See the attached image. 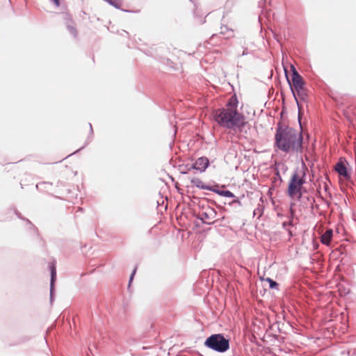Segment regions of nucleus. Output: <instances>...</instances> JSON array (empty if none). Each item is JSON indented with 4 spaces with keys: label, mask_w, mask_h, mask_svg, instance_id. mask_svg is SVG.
Returning a JSON list of instances; mask_svg holds the SVG:
<instances>
[{
    "label": "nucleus",
    "mask_w": 356,
    "mask_h": 356,
    "mask_svg": "<svg viewBox=\"0 0 356 356\" xmlns=\"http://www.w3.org/2000/svg\"><path fill=\"white\" fill-rule=\"evenodd\" d=\"M221 195L227 197H234V195L229 191H222L220 193Z\"/></svg>",
    "instance_id": "4468645a"
},
{
    "label": "nucleus",
    "mask_w": 356,
    "mask_h": 356,
    "mask_svg": "<svg viewBox=\"0 0 356 356\" xmlns=\"http://www.w3.org/2000/svg\"><path fill=\"white\" fill-rule=\"evenodd\" d=\"M216 213L214 209L207 207L200 213L201 220L207 224H211L214 222Z\"/></svg>",
    "instance_id": "423d86ee"
},
{
    "label": "nucleus",
    "mask_w": 356,
    "mask_h": 356,
    "mask_svg": "<svg viewBox=\"0 0 356 356\" xmlns=\"http://www.w3.org/2000/svg\"><path fill=\"white\" fill-rule=\"evenodd\" d=\"M238 100L236 96H232L225 108H219L213 112L214 120L222 127L241 131L247 124L244 116L237 111Z\"/></svg>",
    "instance_id": "f257e3e1"
},
{
    "label": "nucleus",
    "mask_w": 356,
    "mask_h": 356,
    "mask_svg": "<svg viewBox=\"0 0 356 356\" xmlns=\"http://www.w3.org/2000/svg\"><path fill=\"white\" fill-rule=\"evenodd\" d=\"M291 68L293 73L291 75V88L297 104H299L298 98L305 101L307 97V90L302 77L298 73L294 66H291Z\"/></svg>",
    "instance_id": "20e7f679"
},
{
    "label": "nucleus",
    "mask_w": 356,
    "mask_h": 356,
    "mask_svg": "<svg viewBox=\"0 0 356 356\" xmlns=\"http://www.w3.org/2000/svg\"><path fill=\"white\" fill-rule=\"evenodd\" d=\"M56 266L55 264L53 263L51 266V289H53L54 282L56 280Z\"/></svg>",
    "instance_id": "f8f14e48"
},
{
    "label": "nucleus",
    "mask_w": 356,
    "mask_h": 356,
    "mask_svg": "<svg viewBox=\"0 0 356 356\" xmlns=\"http://www.w3.org/2000/svg\"><path fill=\"white\" fill-rule=\"evenodd\" d=\"M266 281L269 282L270 288H271V289H273L277 286V282L273 281L270 278H267Z\"/></svg>",
    "instance_id": "2eb2a0df"
},
{
    "label": "nucleus",
    "mask_w": 356,
    "mask_h": 356,
    "mask_svg": "<svg viewBox=\"0 0 356 356\" xmlns=\"http://www.w3.org/2000/svg\"><path fill=\"white\" fill-rule=\"evenodd\" d=\"M288 231H289V235H290V236H292V232H291V230H288Z\"/></svg>",
    "instance_id": "f3484780"
},
{
    "label": "nucleus",
    "mask_w": 356,
    "mask_h": 356,
    "mask_svg": "<svg viewBox=\"0 0 356 356\" xmlns=\"http://www.w3.org/2000/svg\"><path fill=\"white\" fill-rule=\"evenodd\" d=\"M336 171L341 176L345 177L346 179H348L350 177L346 167L342 162L338 163L335 166Z\"/></svg>",
    "instance_id": "1a4fd4ad"
},
{
    "label": "nucleus",
    "mask_w": 356,
    "mask_h": 356,
    "mask_svg": "<svg viewBox=\"0 0 356 356\" xmlns=\"http://www.w3.org/2000/svg\"><path fill=\"white\" fill-rule=\"evenodd\" d=\"M204 346L219 353L225 352L229 348V340L220 334L211 335L204 341Z\"/></svg>",
    "instance_id": "39448f33"
},
{
    "label": "nucleus",
    "mask_w": 356,
    "mask_h": 356,
    "mask_svg": "<svg viewBox=\"0 0 356 356\" xmlns=\"http://www.w3.org/2000/svg\"><path fill=\"white\" fill-rule=\"evenodd\" d=\"M275 140L276 147L281 151L289 153L302 150V134L291 127L279 126L276 131Z\"/></svg>",
    "instance_id": "f03ea898"
},
{
    "label": "nucleus",
    "mask_w": 356,
    "mask_h": 356,
    "mask_svg": "<svg viewBox=\"0 0 356 356\" xmlns=\"http://www.w3.org/2000/svg\"><path fill=\"white\" fill-rule=\"evenodd\" d=\"M293 205L291 206L290 208V214L289 216V221L288 222H284L282 223V226L284 227H286V226H294L296 223L294 222V217H295V211L293 209Z\"/></svg>",
    "instance_id": "9d476101"
},
{
    "label": "nucleus",
    "mask_w": 356,
    "mask_h": 356,
    "mask_svg": "<svg viewBox=\"0 0 356 356\" xmlns=\"http://www.w3.org/2000/svg\"><path fill=\"white\" fill-rule=\"evenodd\" d=\"M209 161L207 157L198 158L193 165V168L204 172L209 166Z\"/></svg>",
    "instance_id": "0eeeda50"
},
{
    "label": "nucleus",
    "mask_w": 356,
    "mask_h": 356,
    "mask_svg": "<svg viewBox=\"0 0 356 356\" xmlns=\"http://www.w3.org/2000/svg\"><path fill=\"white\" fill-rule=\"evenodd\" d=\"M67 29L72 35H74V37L77 36L78 32L74 26L68 25Z\"/></svg>",
    "instance_id": "ddd939ff"
},
{
    "label": "nucleus",
    "mask_w": 356,
    "mask_h": 356,
    "mask_svg": "<svg viewBox=\"0 0 356 356\" xmlns=\"http://www.w3.org/2000/svg\"><path fill=\"white\" fill-rule=\"evenodd\" d=\"M136 271V268L134 270V272L132 273L131 277H130V282L133 280L134 275Z\"/></svg>",
    "instance_id": "dca6fc26"
},
{
    "label": "nucleus",
    "mask_w": 356,
    "mask_h": 356,
    "mask_svg": "<svg viewBox=\"0 0 356 356\" xmlns=\"http://www.w3.org/2000/svg\"><path fill=\"white\" fill-rule=\"evenodd\" d=\"M306 166L302 164L292 175L287 188V195L292 200H300L302 196L303 184L306 182Z\"/></svg>",
    "instance_id": "7ed1b4c3"
},
{
    "label": "nucleus",
    "mask_w": 356,
    "mask_h": 356,
    "mask_svg": "<svg viewBox=\"0 0 356 356\" xmlns=\"http://www.w3.org/2000/svg\"><path fill=\"white\" fill-rule=\"evenodd\" d=\"M333 236L332 229H327L322 236H321V242L326 245H329L332 238Z\"/></svg>",
    "instance_id": "6e6552de"
},
{
    "label": "nucleus",
    "mask_w": 356,
    "mask_h": 356,
    "mask_svg": "<svg viewBox=\"0 0 356 356\" xmlns=\"http://www.w3.org/2000/svg\"><path fill=\"white\" fill-rule=\"evenodd\" d=\"M191 183L197 188L205 189L207 188L204 183L199 178H193Z\"/></svg>",
    "instance_id": "9b49d317"
}]
</instances>
